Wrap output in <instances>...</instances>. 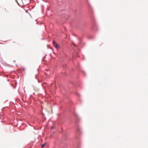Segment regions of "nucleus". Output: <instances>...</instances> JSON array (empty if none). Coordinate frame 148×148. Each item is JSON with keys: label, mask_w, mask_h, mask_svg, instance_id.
Segmentation results:
<instances>
[{"label": "nucleus", "mask_w": 148, "mask_h": 148, "mask_svg": "<svg viewBox=\"0 0 148 148\" xmlns=\"http://www.w3.org/2000/svg\"><path fill=\"white\" fill-rule=\"evenodd\" d=\"M45 145V144H42L41 145V147H42V148H43V147H44Z\"/></svg>", "instance_id": "2"}, {"label": "nucleus", "mask_w": 148, "mask_h": 148, "mask_svg": "<svg viewBox=\"0 0 148 148\" xmlns=\"http://www.w3.org/2000/svg\"><path fill=\"white\" fill-rule=\"evenodd\" d=\"M51 128H52V129L53 128V127H51Z\"/></svg>", "instance_id": "3"}, {"label": "nucleus", "mask_w": 148, "mask_h": 148, "mask_svg": "<svg viewBox=\"0 0 148 148\" xmlns=\"http://www.w3.org/2000/svg\"><path fill=\"white\" fill-rule=\"evenodd\" d=\"M53 44L54 45V46L57 49H58L60 48V46H59L56 43V42L54 41H53Z\"/></svg>", "instance_id": "1"}]
</instances>
